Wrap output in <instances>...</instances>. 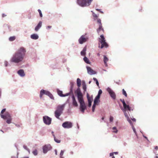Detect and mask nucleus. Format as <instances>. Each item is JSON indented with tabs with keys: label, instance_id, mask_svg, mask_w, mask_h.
Masks as SVG:
<instances>
[{
	"label": "nucleus",
	"instance_id": "obj_36",
	"mask_svg": "<svg viewBox=\"0 0 158 158\" xmlns=\"http://www.w3.org/2000/svg\"><path fill=\"white\" fill-rule=\"evenodd\" d=\"M120 100L123 103V106H125L126 103H125L124 100L123 99H121Z\"/></svg>",
	"mask_w": 158,
	"mask_h": 158
},
{
	"label": "nucleus",
	"instance_id": "obj_62",
	"mask_svg": "<svg viewBox=\"0 0 158 158\" xmlns=\"http://www.w3.org/2000/svg\"><path fill=\"white\" fill-rule=\"evenodd\" d=\"M73 152H71V154H73Z\"/></svg>",
	"mask_w": 158,
	"mask_h": 158
},
{
	"label": "nucleus",
	"instance_id": "obj_18",
	"mask_svg": "<svg viewBox=\"0 0 158 158\" xmlns=\"http://www.w3.org/2000/svg\"><path fill=\"white\" fill-rule=\"evenodd\" d=\"M101 46L100 47V46H99V47L100 48H102L104 47L107 48L108 46V45L107 43L106 42V41L102 43H101Z\"/></svg>",
	"mask_w": 158,
	"mask_h": 158
},
{
	"label": "nucleus",
	"instance_id": "obj_27",
	"mask_svg": "<svg viewBox=\"0 0 158 158\" xmlns=\"http://www.w3.org/2000/svg\"><path fill=\"white\" fill-rule=\"evenodd\" d=\"M84 61L87 64H90V62L89 60L86 57H85L83 59Z\"/></svg>",
	"mask_w": 158,
	"mask_h": 158
},
{
	"label": "nucleus",
	"instance_id": "obj_9",
	"mask_svg": "<svg viewBox=\"0 0 158 158\" xmlns=\"http://www.w3.org/2000/svg\"><path fill=\"white\" fill-rule=\"evenodd\" d=\"M62 126L65 128H70L72 127L73 124L70 122L66 121L62 124Z\"/></svg>",
	"mask_w": 158,
	"mask_h": 158
},
{
	"label": "nucleus",
	"instance_id": "obj_44",
	"mask_svg": "<svg viewBox=\"0 0 158 158\" xmlns=\"http://www.w3.org/2000/svg\"><path fill=\"white\" fill-rule=\"evenodd\" d=\"M132 129H133V131L134 132V133L136 135V132L135 129L134 127H132Z\"/></svg>",
	"mask_w": 158,
	"mask_h": 158
},
{
	"label": "nucleus",
	"instance_id": "obj_2",
	"mask_svg": "<svg viewBox=\"0 0 158 158\" xmlns=\"http://www.w3.org/2000/svg\"><path fill=\"white\" fill-rule=\"evenodd\" d=\"M77 97L78 101L80 104V110L82 113H84L85 110L86 109V106L83 98V96L81 92L78 89L77 90Z\"/></svg>",
	"mask_w": 158,
	"mask_h": 158
},
{
	"label": "nucleus",
	"instance_id": "obj_40",
	"mask_svg": "<svg viewBox=\"0 0 158 158\" xmlns=\"http://www.w3.org/2000/svg\"><path fill=\"white\" fill-rule=\"evenodd\" d=\"M81 54L82 56H84L85 54V52L82 51L81 52Z\"/></svg>",
	"mask_w": 158,
	"mask_h": 158
},
{
	"label": "nucleus",
	"instance_id": "obj_3",
	"mask_svg": "<svg viewBox=\"0 0 158 158\" xmlns=\"http://www.w3.org/2000/svg\"><path fill=\"white\" fill-rule=\"evenodd\" d=\"M64 106V104L58 106L56 109L55 112V116L56 118L59 119V117L62 113Z\"/></svg>",
	"mask_w": 158,
	"mask_h": 158
},
{
	"label": "nucleus",
	"instance_id": "obj_11",
	"mask_svg": "<svg viewBox=\"0 0 158 158\" xmlns=\"http://www.w3.org/2000/svg\"><path fill=\"white\" fill-rule=\"evenodd\" d=\"M107 91L109 92L111 98L113 99H115L116 98V95L114 92L109 88H108L107 89Z\"/></svg>",
	"mask_w": 158,
	"mask_h": 158
},
{
	"label": "nucleus",
	"instance_id": "obj_47",
	"mask_svg": "<svg viewBox=\"0 0 158 158\" xmlns=\"http://www.w3.org/2000/svg\"><path fill=\"white\" fill-rule=\"evenodd\" d=\"M88 106L89 107H90L91 105L92 102H88Z\"/></svg>",
	"mask_w": 158,
	"mask_h": 158
},
{
	"label": "nucleus",
	"instance_id": "obj_52",
	"mask_svg": "<svg viewBox=\"0 0 158 158\" xmlns=\"http://www.w3.org/2000/svg\"><path fill=\"white\" fill-rule=\"evenodd\" d=\"M96 84L97 86H99V83L98 81H97L96 82Z\"/></svg>",
	"mask_w": 158,
	"mask_h": 158
},
{
	"label": "nucleus",
	"instance_id": "obj_24",
	"mask_svg": "<svg viewBox=\"0 0 158 158\" xmlns=\"http://www.w3.org/2000/svg\"><path fill=\"white\" fill-rule=\"evenodd\" d=\"M108 61V58L105 56H104V63L106 65H107V62Z\"/></svg>",
	"mask_w": 158,
	"mask_h": 158
},
{
	"label": "nucleus",
	"instance_id": "obj_21",
	"mask_svg": "<svg viewBox=\"0 0 158 158\" xmlns=\"http://www.w3.org/2000/svg\"><path fill=\"white\" fill-rule=\"evenodd\" d=\"M100 38H99V41L100 43H102L106 41V40H105V38L104 37L103 35H101L100 36Z\"/></svg>",
	"mask_w": 158,
	"mask_h": 158
},
{
	"label": "nucleus",
	"instance_id": "obj_42",
	"mask_svg": "<svg viewBox=\"0 0 158 158\" xmlns=\"http://www.w3.org/2000/svg\"><path fill=\"white\" fill-rule=\"evenodd\" d=\"M6 109H2L1 112V114H2L5 111H6Z\"/></svg>",
	"mask_w": 158,
	"mask_h": 158
},
{
	"label": "nucleus",
	"instance_id": "obj_53",
	"mask_svg": "<svg viewBox=\"0 0 158 158\" xmlns=\"http://www.w3.org/2000/svg\"><path fill=\"white\" fill-rule=\"evenodd\" d=\"M6 16V15H5L4 14H2V17H4Z\"/></svg>",
	"mask_w": 158,
	"mask_h": 158
},
{
	"label": "nucleus",
	"instance_id": "obj_38",
	"mask_svg": "<svg viewBox=\"0 0 158 158\" xmlns=\"http://www.w3.org/2000/svg\"><path fill=\"white\" fill-rule=\"evenodd\" d=\"M38 11L39 13L40 16V17H42L43 15L41 10L40 9H38Z\"/></svg>",
	"mask_w": 158,
	"mask_h": 158
},
{
	"label": "nucleus",
	"instance_id": "obj_63",
	"mask_svg": "<svg viewBox=\"0 0 158 158\" xmlns=\"http://www.w3.org/2000/svg\"><path fill=\"white\" fill-rule=\"evenodd\" d=\"M23 158H28V157H24Z\"/></svg>",
	"mask_w": 158,
	"mask_h": 158
},
{
	"label": "nucleus",
	"instance_id": "obj_12",
	"mask_svg": "<svg viewBox=\"0 0 158 158\" xmlns=\"http://www.w3.org/2000/svg\"><path fill=\"white\" fill-rule=\"evenodd\" d=\"M88 40V38L85 37L84 35H82L78 40L80 44H82L86 42Z\"/></svg>",
	"mask_w": 158,
	"mask_h": 158
},
{
	"label": "nucleus",
	"instance_id": "obj_16",
	"mask_svg": "<svg viewBox=\"0 0 158 158\" xmlns=\"http://www.w3.org/2000/svg\"><path fill=\"white\" fill-rule=\"evenodd\" d=\"M62 91L60 90H58L57 91V93L60 96V97H64L66 96H68L69 95L70 93H68L66 94L65 95H64L62 94Z\"/></svg>",
	"mask_w": 158,
	"mask_h": 158
},
{
	"label": "nucleus",
	"instance_id": "obj_31",
	"mask_svg": "<svg viewBox=\"0 0 158 158\" xmlns=\"http://www.w3.org/2000/svg\"><path fill=\"white\" fill-rule=\"evenodd\" d=\"M32 153L34 155H37L38 154V152L37 150L36 149H35L32 152Z\"/></svg>",
	"mask_w": 158,
	"mask_h": 158
},
{
	"label": "nucleus",
	"instance_id": "obj_19",
	"mask_svg": "<svg viewBox=\"0 0 158 158\" xmlns=\"http://www.w3.org/2000/svg\"><path fill=\"white\" fill-rule=\"evenodd\" d=\"M42 25V22L40 21L37 25L35 27V30L36 31H37L41 27Z\"/></svg>",
	"mask_w": 158,
	"mask_h": 158
},
{
	"label": "nucleus",
	"instance_id": "obj_10",
	"mask_svg": "<svg viewBox=\"0 0 158 158\" xmlns=\"http://www.w3.org/2000/svg\"><path fill=\"white\" fill-rule=\"evenodd\" d=\"M52 148V147L50 144L46 145L43 147V152L44 153H46L47 152Z\"/></svg>",
	"mask_w": 158,
	"mask_h": 158
},
{
	"label": "nucleus",
	"instance_id": "obj_23",
	"mask_svg": "<svg viewBox=\"0 0 158 158\" xmlns=\"http://www.w3.org/2000/svg\"><path fill=\"white\" fill-rule=\"evenodd\" d=\"M124 115L127 118V121L130 123H131V121L130 119V118L128 115V114L126 113V112H124Z\"/></svg>",
	"mask_w": 158,
	"mask_h": 158
},
{
	"label": "nucleus",
	"instance_id": "obj_48",
	"mask_svg": "<svg viewBox=\"0 0 158 158\" xmlns=\"http://www.w3.org/2000/svg\"><path fill=\"white\" fill-rule=\"evenodd\" d=\"M86 50V47H84L83 48V50H82V51H83L85 52Z\"/></svg>",
	"mask_w": 158,
	"mask_h": 158
},
{
	"label": "nucleus",
	"instance_id": "obj_51",
	"mask_svg": "<svg viewBox=\"0 0 158 158\" xmlns=\"http://www.w3.org/2000/svg\"><path fill=\"white\" fill-rule=\"evenodd\" d=\"M93 80L94 81H95L96 82L97 81H98L97 79L95 77L93 78Z\"/></svg>",
	"mask_w": 158,
	"mask_h": 158
},
{
	"label": "nucleus",
	"instance_id": "obj_30",
	"mask_svg": "<svg viewBox=\"0 0 158 158\" xmlns=\"http://www.w3.org/2000/svg\"><path fill=\"white\" fill-rule=\"evenodd\" d=\"M64 153V151L61 150L60 153V158H64L62 156Z\"/></svg>",
	"mask_w": 158,
	"mask_h": 158
},
{
	"label": "nucleus",
	"instance_id": "obj_1",
	"mask_svg": "<svg viewBox=\"0 0 158 158\" xmlns=\"http://www.w3.org/2000/svg\"><path fill=\"white\" fill-rule=\"evenodd\" d=\"M26 49L23 47H20L13 55L10 60L11 62L18 63L22 61L26 52Z\"/></svg>",
	"mask_w": 158,
	"mask_h": 158
},
{
	"label": "nucleus",
	"instance_id": "obj_37",
	"mask_svg": "<svg viewBox=\"0 0 158 158\" xmlns=\"http://www.w3.org/2000/svg\"><path fill=\"white\" fill-rule=\"evenodd\" d=\"M96 105L94 104L93 106H92V110L93 112H94V110L95 108Z\"/></svg>",
	"mask_w": 158,
	"mask_h": 158
},
{
	"label": "nucleus",
	"instance_id": "obj_64",
	"mask_svg": "<svg viewBox=\"0 0 158 158\" xmlns=\"http://www.w3.org/2000/svg\"><path fill=\"white\" fill-rule=\"evenodd\" d=\"M112 158H115V157L114 156H112Z\"/></svg>",
	"mask_w": 158,
	"mask_h": 158
},
{
	"label": "nucleus",
	"instance_id": "obj_26",
	"mask_svg": "<svg viewBox=\"0 0 158 158\" xmlns=\"http://www.w3.org/2000/svg\"><path fill=\"white\" fill-rule=\"evenodd\" d=\"M82 86L83 89L84 90V91H86V84L84 82L82 83Z\"/></svg>",
	"mask_w": 158,
	"mask_h": 158
},
{
	"label": "nucleus",
	"instance_id": "obj_20",
	"mask_svg": "<svg viewBox=\"0 0 158 158\" xmlns=\"http://www.w3.org/2000/svg\"><path fill=\"white\" fill-rule=\"evenodd\" d=\"M18 73L21 77H24L25 75L24 71L23 69H20L18 72Z\"/></svg>",
	"mask_w": 158,
	"mask_h": 158
},
{
	"label": "nucleus",
	"instance_id": "obj_56",
	"mask_svg": "<svg viewBox=\"0 0 158 158\" xmlns=\"http://www.w3.org/2000/svg\"><path fill=\"white\" fill-rule=\"evenodd\" d=\"M113 153H114V154H116V155L118 154V152H114Z\"/></svg>",
	"mask_w": 158,
	"mask_h": 158
},
{
	"label": "nucleus",
	"instance_id": "obj_35",
	"mask_svg": "<svg viewBox=\"0 0 158 158\" xmlns=\"http://www.w3.org/2000/svg\"><path fill=\"white\" fill-rule=\"evenodd\" d=\"M113 130H115V131H113V132L115 133H117L118 132V130H117L116 128V127H114L112 128Z\"/></svg>",
	"mask_w": 158,
	"mask_h": 158
},
{
	"label": "nucleus",
	"instance_id": "obj_14",
	"mask_svg": "<svg viewBox=\"0 0 158 158\" xmlns=\"http://www.w3.org/2000/svg\"><path fill=\"white\" fill-rule=\"evenodd\" d=\"M72 99L73 105L75 107H77L78 106V104L76 100L75 96L73 94V95H72Z\"/></svg>",
	"mask_w": 158,
	"mask_h": 158
},
{
	"label": "nucleus",
	"instance_id": "obj_41",
	"mask_svg": "<svg viewBox=\"0 0 158 158\" xmlns=\"http://www.w3.org/2000/svg\"><path fill=\"white\" fill-rule=\"evenodd\" d=\"M102 90L99 89L98 91V95L100 96L102 94Z\"/></svg>",
	"mask_w": 158,
	"mask_h": 158
},
{
	"label": "nucleus",
	"instance_id": "obj_55",
	"mask_svg": "<svg viewBox=\"0 0 158 158\" xmlns=\"http://www.w3.org/2000/svg\"><path fill=\"white\" fill-rule=\"evenodd\" d=\"M55 154L56 155H57V151L56 150H55Z\"/></svg>",
	"mask_w": 158,
	"mask_h": 158
},
{
	"label": "nucleus",
	"instance_id": "obj_5",
	"mask_svg": "<svg viewBox=\"0 0 158 158\" xmlns=\"http://www.w3.org/2000/svg\"><path fill=\"white\" fill-rule=\"evenodd\" d=\"M1 117L4 119H7L6 122L7 123L10 124L11 123L12 118L8 112H6L5 115L1 114Z\"/></svg>",
	"mask_w": 158,
	"mask_h": 158
},
{
	"label": "nucleus",
	"instance_id": "obj_49",
	"mask_svg": "<svg viewBox=\"0 0 158 158\" xmlns=\"http://www.w3.org/2000/svg\"><path fill=\"white\" fill-rule=\"evenodd\" d=\"M110 156H113V155H114V153L112 152V153H110Z\"/></svg>",
	"mask_w": 158,
	"mask_h": 158
},
{
	"label": "nucleus",
	"instance_id": "obj_39",
	"mask_svg": "<svg viewBox=\"0 0 158 158\" xmlns=\"http://www.w3.org/2000/svg\"><path fill=\"white\" fill-rule=\"evenodd\" d=\"M93 16L94 18H95L96 19H98V16L97 15L95 14L94 12H93Z\"/></svg>",
	"mask_w": 158,
	"mask_h": 158
},
{
	"label": "nucleus",
	"instance_id": "obj_6",
	"mask_svg": "<svg viewBox=\"0 0 158 158\" xmlns=\"http://www.w3.org/2000/svg\"><path fill=\"white\" fill-rule=\"evenodd\" d=\"M45 94L50 97L52 99H54V97L52 95L49 91L42 89L40 91V97L41 98L43 94Z\"/></svg>",
	"mask_w": 158,
	"mask_h": 158
},
{
	"label": "nucleus",
	"instance_id": "obj_57",
	"mask_svg": "<svg viewBox=\"0 0 158 158\" xmlns=\"http://www.w3.org/2000/svg\"><path fill=\"white\" fill-rule=\"evenodd\" d=\"M7 62H5V64L6 66H7Z\"/></svg>",
	"mask_w": 158,
	"mask_h": 158
},
{
	"label": "nucleus",
	"instance_id": "obj_8",
	"mask_svg": "<svg viewBox=\"0 0 158 158\" xmlns=\"http://www.w3.org/2000/svg\"><path fill=\"white\" fill-rule=\"evenodd\" d=\"M43 120L44 123L46 125H49L51 123L52 119L48 116H44Z\"/></svg>",
	"mask_w": 158,
	"mask_h": 158
},
{
	"label": "nucleus",
	"instance_id": "obj_25",
	"mask_svg": "<svg viewBox=\"0 0 158 158\" xmlns=\"http://www.w3.org/2000/svg\"><path fill=\"white\" fill-rule=\"evenodd\" d=\"M53 136L54 137V140L57 143H60V140L56 138L54 135H53Z\"/></svg>",
	"mask_w": 158,
	"mask_h": 158
},
{
	"label": "nucleus",
	"instance_id": "obj_4",
	"mask_svg": "<svg viewBox=\"0 0 158 158\" xmlns=\"http://www.w3.org/2000/svg\"><path fill=\"white\" fill-rule=\"evenodd\" d=\"M93 0H77V3L82 7L89 6Z\"/></svg>",
	"mask_w": 158,
	"mask_h": 158
},
{
	"label": "nucleus",
	"instance_id": "obj_59",
	"mask_svg": "<svg viewBox=\"0 0 158 158\" xmlns=\"http://www.w3.org/2000/svg\"><path fill=\"white\" fill-rule=\"evenodd\" d=\"M132 119L134 121H135V120H135V118H133V119Z\"/></svg>",
	"mask_w": 158,
	"mask_h": 158
},
{
	"label": "nucleus",
	"instance_id": "obj_50",
	"mask_svg": "<svg viewBox=\"0 0 158 158\" xmlns=\"http://www.w3.org/2000/svg\"><path fill=\"white\" fill-rule=\"evenodd\" d=\"M93 80L94 81H95L96 82L97 81H98L97 79L95 77L93 78Z\"/></svg>",
	"mask_w": 158,
	"mask_h": 158
},
{
	"label": "nucleus",
	"instance_id": "obj_22",
	"mask_svg": "<svg viewBox=\"0 0 158 158\" xmlns=\"http://www.w3.org/2000/svg\"><path fill=\"white\" fill-rule=\"evenodd\" d=\"M31 37L33 39L36 40L38 38L39 36L36 34H33L31 35Z\"/></svg>",
	"mask_w": 158,
	"mask_h": 158
},
{
	"label": "nucleus",
	"instance_id": "obj_58",
	"mask_svg": "<svg viewBox=\"0 0 158 158\" xmlns=\"http://www.w3.org/2000/svg\"><path fill=\"white\" fill-rule=\"evenodd\" d=\"M97 55L98 56H100V54L99 53H98L97 54Z\"/></svg>",
	"mask_w": 158,
	"mask_h": 158
},
{
	"label": "nucleus",
	"instance_id": "obj_29",
	"mask_svg": "<svg viewBox=\"0 0 158 158\" xmlns=\"http://www.w3.org/2000/svg\"><path fill=\"white\" fill-rule=\"evenodd\" d=\"M87 97L88 102H92V99L90 97L89 95L87 94Z\"/></svg>",
	"mask_w": 158,
	"mask_h": 158
},
{
	"label": "nucleus",
	"instance_id": "obj_33",
	"mask_svg": "<svg viewBox=\"0 0 158 158\" xmlns=\"http://www.w3.org/2000/svg\"><path fill=\"white\" fill-rule=\"evenodd\" d=\"M122 92L123 94L126 97L127 96V94L126 91L124 90V89H123L122 90Z\"/></svg>",
	"mask_w": 158,
	"mask_h": 158
},
{
	"label": "nucleus",
	"instance_id": "obj_13",
	"mask_svg": "<svg viewBox=\"0 0 158 158\" xmlns=\"http://www.w3.org/2000/svg\"><path fill=\"white\" fill-rule=\"evenodd\" d=\"M77 85L78 87V88L77 89V90L75 91V93H76L77 94V91H78L77 90H78V89H80V92H81V89L80 88V87L81 86V81L80 79L79 78H78L77 79Z\"/></svg>",
	"mask_w": 158,
	"mask_h": 158
},
{
	"label": "nucleus",
	"instance_id": "obj_28",
	"mask_svg": "<svg viewBox=\"0 0 158 158\" xmlns=\"http://www.w3.org/2000/svg\"><path fill=\"white\" fill-rule=\"evenodd\" d=\"M15 39V36L10 37L9 38V40L10 41H13Z\"/></svg>",
	"mask_w": 158,
	"mask_h": 158
},
{
	"label": "nucleus",
	"instance_id": "obj_45",
	"mask_svg": "<svg viewBox=\"0 0 158 158\" xmlns=\"http://www.w3.org/2000/svg\"><path fill=\"white\" fill-rule=\"evenodd\" d=\"M100 98V96L98 95L97 96L95 97V98L99 100Z\"/></svg>",
	"mask_w": 158,
	"mask_h": 158
},
{
	"label": "nucleus",
	"instance_id": "obj_32",
	"mask_svg": "<svg viewBox=\"0 0 158 158\" xmlns=\"http://www.w3.org/2000/svg\"><path fill=\"white\" fill-rule=\"evenodd\" d=\"M100 101L98 99H97L95 98L94 101V104H96V105H97V103L98 102H99Z\"/></svg>",
	"mask_w": 158,
	"mask_h": 158
},
{
	"label": "nucleus",
	"instance_id": "obj_60",
	"mask_svg": "<svg viewBox=\"0 0 158 158\" xmlns=\"http://www.w3.org/2000/svg\"><path fill=\"white\" fill-rule=\"evenodd\" d=\"M96 10L97 11H100V9H96Z\"/></svg>",
	"mask_w": 158,
	"mask_h": 158
},
{
	"label": "nucleus",
	"instance_id": "obj_61",
	"mask_svg": "<svg viewBox=\"0 0 158 158\" xmlns=\"http://www.w3.org/2000/svg\"><path fill=\"white\" fill-rule=\"evenodd\" d=\"M104 117H102V120H103L104 119Z\"/></svg>",
	"mask_w": 158,
	"mask_h": 158
},
{
	"label": "nucleus",
	"instance_id": "obj_34",
	"mask_svg": "<svg viewBox=\"0 0 158 158\" xmlns=\"http://www.w3.org/2000/svg\"><path fill=\"white\" fill-rule=\"evenodd\" d=\"M23 148L26 150H27L29 152V153H30V151L29 149L27 148V147L26 145H23Z\"/></svg>",
	"mask_w": 158,
	"mask_h": 158
},
{
	"label": "nucleus",
	"instance_id": "obj_17",
	"mask_svg": "<svg viewBox=\"0 0 158 158\" xmlns=\"http://www.w3.org/2000/svg\"><path fill=\"white\" fill-rule=\"evenodd\" d=\"M123 109H122L123 112H126L127 110L130 111L131 110V108L128 105H127L126 104L125 106H123Z\"/></svg>",
	"mask_w": 158,
	"mask_h": 158
},
{
	"label": "nucleus",
	"instance_id": "obj_54",
	"mask_svg": "<svg viewBox=\"0 0 158 158\" xmlns=\"http://www.w3.org/2000/svg\"><path fill=\"white\" fill-rule=\"evenodd\" d=\"M155 149L156 150H157L158 149V147L157 146H155Z\"/></svg>",
	"mask_w": 158,
	"mask_h": 158
},
{
	"label": "nucleus",
	"instance_id": "obj_7",
	"mask_svg": "<svg viewBox=\"0 0 158 158\" xmlns=\"http://www.w3.org/2000/svg\"><path fill=\"white\" fill-rule=\"evenodd\" d=\"M97 22L99 24V27L97 29V32L98 34H102L104 32V30L102 28L101 19H98Z\"/></svg>",
	"mask_w": 158,
	"mask_h": 158
},
{
	"label": "nucleus",
	"instance_id": "obj_15",
	"mask_svg": "<svg viewBox=\"0 0 158 158\" xmlns=\"http://www.w3.org/2000/svg\"><path fill=\"white\" fill-rule=\"evenodd\" d=\"M87 69L88 73L90 75L94 74L96 73L91 68L89 67H87Z\"/></svg>",
	"mask_w": 158,
	"mask_h": 158
},
{
	"label": "nucleus",
	"instance_id": "obj_43",
	"mask_svg": "<svg viewBox=\"0 0 158 158\" xmlns=\"http://www.w3.org/2000/svg\"><path fill=\"white\" fill-rule=\"evenodd\" d=\"M113 120V117L112 116H110V121L111 122H112Z\"/></svg>",
	"mask_w": 158,
	"mask_h": 158
},
{
	"label": "nucleus",
	"instance_id": "obj_46",
	"mask_svg": "<svg viewBox=\"0 0 158 158\" xmlns=\"http://www.w3.org/2000/svg\"><path fill=\"white\" fill-rule=\"evenodd\" d=\"M52 27V26H48L46 27V28L48 29H50Z\"/></svg>",
	"mask_w": 158,
	"mask_h": 158
}]
</instances>
